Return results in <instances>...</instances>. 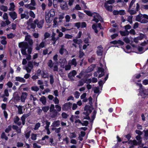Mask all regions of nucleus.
Returning a JSON list of instances; mask_svg holds the SVG:
<instances>
[{"label": "nucleus", "instance_id": "obj_1", "mask_svg": "<svg viewBox=\"0 0 148 148\" xmlns=\"http://www.w3.org/2000/svg\"><path fill=\"white\" fill-rule=\"evenodd\" d=\"M19 47L21 48V52L22 54L24 55H26V50L28 49L27 52L29 54H30L32 52V48L28 46L27 43L26 42H22L19 43L18 44Z\"/></svg>", "mask_w": 148, "mask_h": 148}, {"label": "nucleus", "instance_id": "obj_2", "mask_svg": "<svg viewBox=\"0 0 148 148\" xmlns=\"http://www.w3.org/2000/svg\"><path fill=\"white\" fill-rule=\"evenodd\" d=\"M93 19V21H95L96 23L98 22L99 21L101 22H103V20L101 17L97 13L95 12H94Z\"/></svg>", "mask_w": 148, "mask_h": 148}, {"label": "nucleus", "instance_id": "obj_3", "mask_svg": "<svg viewBox=\"0 0 148 148\" xmlns=\"http://www.w3.org/2000/svg\"><path fill=\"white\" fill-rule=\"evenodd\" d=\"M104 69L101 67H99L98 69V70L97 72H95L94 75L95 76L97 77L98 75V73L99 74L98 77L100 78L102 77L104 74Z\"/></svg>", "mask_w": 148, "mask_h": 148}, {"label": "nucleus", "instance_id": "obj_4", "mask_svg": "<svg viewBox=\"0 0 148 148\" xmlns=\"http://www.w3.org/2000/svg\"><path fill=\"white\" fill-rule=\"evenodd\" d=\"M34 22L36 24L37 27L39 28H41L43 26L44 20H41L39 21L38 19H36L34 21Z\"/></svg>", "mask_w": 148, "mask_h": 148}, {"label": "nucleus", "instance_id": "obj_5", "mask_svg": "<svg viewBox=\"0 0 148 148\" xmlns=\"http://www.w3.org/2000/svg\"><path fill=\"white\" fill-rule=\"evenodd\" d=\"M72 105L70 102L65 103L63 106L62 109L64 110H67L71 108Z\"/></svg>", "mask_w": 148, "mask_h": 148}, {"label": "nucleus", "instance_id": "obj_6", "mask_svg": "<svg viewBox=\"0 0 148 148\" xmlns=\"http://www.w3.org/2000/svg\"><path fill=\"white\" fill-rule=\"evenodd\" d=\"M54 105L53 104H51L50 108V111L51 112H52L53 114L52 116V117H54L57 114V111L54 110Z\"/></svg>", "mask_w": 148, "mask_h": 148}, {"label": "nucleus", "instance_id": "obj_7", "mask_svg": "<svg viewBox=\"0 0 148 148\" xmlns=\"http://www.w3.org/2000/svg\"><path fill=\"white\" fill-rule=\"evenodd\" d=\"M129 145V148H132L134 145H138V143L136 140H130L128 142Z\"/></svg>", "mask_w": 148, "mask_h": 148}, {"label": "nucleus", "instance_id": "obj_8", "mask_svg": "<svg viewBox=\"0 0 148 148\" xmlns=\"http://www.w3.org/2000/svg\"><path fill=\"white\" fill-rule=\"evenodd\" d=\"M28 94L27 92H23L22 93L21 97V101L24 102Z\"/></svg>", "mask_w": 148, "mask_h": 148}, {"label": "nucleus", "instance_id": "obj_9", "mask_svg": "<svg viewBox=\"0 0 148 148\" xmlns=\"http://www.w3.org/2000/svg\"><path fill=\"white\" fill-rule=\"evenodd\" d=\"M59 52L61 55L64 54L65 55H67L68 54V51L66 50L64 48V46L62 45L61 46V48L60 49Z\"/></svg>", "mask_w": 148, "mask_h": 148}, {"label": "nucleus", "instance_id": "obj_10", "mask_svg": "<svg viewBox=\"0 0 148 148\" xmlns=\"http://www.w3.org/2000/svg\"><path fill=\"white\" fill-rule=\"evenodd\" d=\"M29 12L26 11L24 12V13L21 14V19L25 18L26 19H28L29 17Z\"/></svg>", "mask_w": 148, "mask_h": 148}, {"label": "nucleus", "instance_id": "obj_11", "mask_svg": "<svg viewBox=\"0 0 148 148\" xmlns=\"http://www.w3.org/2000/svg\"><path fill=\"white\" fill-rule=\"evenodd\" d=\"M60 7L62 10H67L69 9V8L66 3V2H63L60 4Z\"/></svg>", "mask_w": 148, "mask_h": 148}, {"label": "nucleus", "instance_id": "obj_12", "mask_svg": "<svg viewBox=\"0 0 148 148\" xmlns=\"http://www.w3.org/2000/svg\"><path fill=\"white\" fill-rule=\"evenodd\" d=\"M25 40L28 42L30 45H32L33 44V40L31 39V36L30 35H26L25 36Z\"/></svg>", "mask_w": 148, "mask_h": 148}, {"label": "nucleus", "instance_id": "obj_13", "mask_svg": "<svg viewBox=\"0 0 148 148\" xmlns=\"http://www.w3.org/2000/svg\"><path fill=\"white\" fill-rule=\"evenodd\" d=\"M45 42L44 40H43L42 41L39 45H37L36 49L37 50H39L40 49L43 48L45 46Z\"/></svg>", "mask_w": 148, "mask_h": 148}, {"label": "nucleus", "instance_id": "obj_14", "mask_svg": "<svg viewBox=\"0 0 148 148\" xmlns=\"http://www.w3.org/2000/svg\"><path fill=\"white\" fill-rule=\"evenodd\" d=\"M9 15L13 20H14L17 18V14L15 12H10Z\"/></svg>", "mask_w": 148, "mask_h": 148}, {"label": "nucleus", "instance_id": "obj_15", "mask_svg": "<svg viewBox=\"0 0 148 148\" xmlns=\"http://www.w3.org/2000/svg\"><path fill=\"white\" fill-rule=\"evenodd\" d=\"M30 115L29 113L24 114L21 117V119L22 121V124L24 125L25 123V119Z\"/></svg>", "mask_w": 148, "mask_h": 148}, {"label": "nucleus", "instance_id": "obj_16", "mask_svg": "<svg viewBox=\"0 0 148 148\" xmlns=\"http://www.w3.org/2000/svg\"><path fill=\"white\" fill-rule=\"evenodd\" d=\"M103 52V48L101 46H100L97 47V54L99 56H101Z\"/></svg>", "mask_w": 148, "mask_h": 148}, {"label": "nucleus", "instance_id": "obj_17", "mask_svg": "<svg viewBox=\"0 0 148 148\" xmlns=\"http://www.w3.org/2000/svg\"><path fill=\"white\" fill-rule=\"evenodd\" d=\"M18 109V113L19 114H21L23 113V112L22 108L23 107V106L19 105L17 106V105H15V106Z\"/></svg>", "mask_w": 148, "mask_h": 148}, {"label": "nucleus", "instance_id": "obj_18", "mask_svg": "<svg viewBox=\"0 0 148 148\" xmlns=\"http://www.w3.org/2000/svg\"><path fill=\"white\" fill-rule=\"evenodd\" d=\"M55 36L56 34L54 32H53L52 35L51 36V40L53 41V42H52V43L53 45H55L56 40H58V37L56 38L55 37Z\"/></svg>", "mask_w": 148, "mask_h": 148}, {"label": "nucleus", "instance_id": "obj_19", "mask_svg": "<svg viewBox=\"0 0 148 148\" xmlns=\"http://www.w3.org/2000/svg\"><path fill=\"white\" fill-rule=\"evenodd\" d=\"M19 118L17 116H15L14 118V123L17 124L19 126L21 125V122L20 121H19Z\"/></svg>", "mask_w": 148, "mask_h": 148}, {"label": "nucleus", "instance_id": "obj_20", "mask_svg": "<svg viewBox=\"0 0 148 148\" xmlns=\"http://www.w3.org/2000/svg\"><path fill=\"white\" fill-rule=\"evenodd\" d=\"M104 6L106 9L108 11L112 12V11L113 7L111 5H109L107 3H104Z\"/></svg>", "mask_w": 148, "mask_h": 148}, {"label": "nucleus", "instance_id": "obj_21", "mask_svg": "<svg viewBox=\"0 0 148 148\" xmlns=\"http://www.w3.org/2000/svg\"><path fill=\"white\" fill-rule=\"evenodd\" d=\"M15 79L16 81H18L20 82L25 83L26 82V80L23 78L21 77H16Z\"/></svg>", "mask_w": 148, "mask_h": 148}, {"label": "nucleus", "instance_id": "obj_22", "mask_svg": "<svg viewBox=\"0 0 148 148\" xmlns=\"http://www.w3.org/2000/svg\"><path fill=\"white\" fill-rule=\"evenodd\" d=\"M76 74L77 72L75 70H73L69 73L68 75L69 78H71L72 77H74Z\"/></svg>", "mask_w": 148, "mask_h": 148}, {"label": "nucleus", "instance_id": "obj_23", "mask_svg": "<svg viewBox=\"0 0 148 148\" xmlns=\"http://www.w3.org/2000/svg\"><path fill=\"white\" fill-rule=\"evenodd\" d=\"M60 62L61 67L62 68H64L65 66L67 64V61L66 59L64 58L61 60Z\"/></svg>", "mask_w": 148, "mask_h": 148}, {"label": "nucleus", "instance_id": "obj_24", "mask_svg": "<svg viewBox=\"0 0 148 148\" xmlns=\"http://www.w3.org/2000/svg\"><path fill=\"white\" fill-rule=\"evenodd\" d=\"M60 121L59 120L54 121L53 122L51 126L55 127H59L60 125Z\"/></svg>", "mask_w": 148, "mask_h": 148}, {"label": "nucleus", "instance_id": "obj_25", "mask_svg": "<svg viewBox=\"0 0 148 148\" xmlns=\"http://www.w3.org/2000/svg\"><path fill=\"white\" fill-rule=\"evenodd\" d=\"M68 62L69 64L71 65H74L75 66H76L77 64L76 60L75 58H73L72 60H69Z\"/></svg>", "mask_w": 148, "mask_h": 148}, {"label": "nucleus", "instance_id": "obj_26", "mask_svg": "<svg viewBox=\"0 0 148 148\" xmlns=\"http://www.w3.org/2000/svg\"><path fill=\"white\" fill-rule=\"evenodd\" d=\"M148 92L147 89H144L143 88L142 90L140 91L139 92H141V95L142 96H143L145 97V95H147L148 94H146V93Z\"/></svg>", "mask_w": 148, "mask_h": 148}, {"label": "nucleus", "instance_id": "obj_27", "mask_svg": "<svg viewBox=\"0 0 148 148\" xmlns=\"http://www.w3.org/2000/svg\"><path fill=\"white\" fill-rule=\"evenodd\" d=\"M25 6L26 8L31 10H34L36 9V8L32 6L30 3L26 4L25 5Z\"/></svg>", "mask_w": 148, "mask_h": 148}, {"label": "nucleus", "instance_id": "obj_28", "mask_svg": "<svg viewBox=\"0 0 148 148\" xmlns=\"http://www.w3.org/2000/svg\"><path fill=\"white\" fill-rule=\"evenodd\" d=\"M120 33L121 35L123 36H128L129 34V32L127 30L123 31H120Z\"/></svg>", "mask_w": 148, "mask_h": 148}, {"label": "nucleus", "instance_id": "obj_29", "mask_svg": "<svg viewBox=\"0 0 148 148\" xmlns=\"http://www.w3.org/2000/svg\"><path fill=\"white\" fill-rule=\"evenodd\" d=\"M143 14H140L136 16V20L137 21L140 22L142 18H143Z\"/></svg>", "mask_w": 148, "mask_h": 148}, {"label": "nucleus", "instance_id": "obj_30", "mask_svg": "<svg viewBox=\"0 0 148 148\" xmlns=\"http://www.w3.org/2000/svg\"><path fill=\"white\" fill-rule=\"evenodd\" d=\"M128 12L130 13V14L133 15L136 14L137 11L136 10H133V8H129Z\"/></svg>", "mask_w": 148, "mask_h": 148}, {"label": "nucleus", "instance_id": "obj_31", "mask_svg": "<svg viewBox=\"0 0 148 148\" xmlns=\"http://www.w3.org/2000/svg\"><path fill=\"white\" fill-rule=\"evenodd\" d=\"M69 136L71 139L75 138L77 136V133L75 132H70Z\"/></svg>", "mask_w": 148, "mask_h": 148}, {"label": "nucleus", "instance_id": "obj_32", "mask_svg": "<svg viewBox=\"0 0 148 148\" xmlns=\"http://www.w3.org/2000/svg\"><path fill=\"white\" fill-rule=\"evenodd\" d=\"M10 8L9 9V10L10 11H13L15 10V5L14 3H11L10 4Z\"/></svg>", "mask_w": 148, "mask_h": 148}, {"label": "nucleus", "instance_id": "obj_33", "mask_svg": "<svg viewBox=\"0 0 148 148\" xmlns=\"http://www.w3.org/2000/svg\"><path fill=\"white\" fill-rule=\"evenodd\" d=\"M0 9L1 10L6 12L7 11L8 8L6 6L2 5L0 6Z\"/></svg>", "mask_w": 148, "mask_h": 148}, {"label": "nucleus", "instance_id": "obj_34", "mask_svg": "<svg viewBox=\"0 0 148 148\" xmlns=\"http://www.w3.org/2000/svg\"><path fill=\"white\" fill-rule=\"evenodd\" d=\"M9 93L8 90L7 89H5L4 90V94L2 95V97H3L5 96L8 97L9 96Z\"/></svg>", "mask_w": 148, "mask_h": 148}, {"label": "nucleus", "instance_id": "obj_35", "mask_svg": "<svg viewBox=\"0 0 148 148\" xmlns=\"http://www.w3.org/2000/svg\"><path fill=\"white\" fill-rule=\"evenodd\" d=\"M73 41L75 44L79 45L82 42V41L81 39H74L73 40Z\"/></svg>", "mask_w": 148, "mask_h": 148}, {"label": "nucleus", "instance_id": "obj_36", "mask_svg": "<svg viewBox=\"0 0 148 148\" xmlns=\"http://www.w3.org/2000/svg\"><path fill=\"white\" fill-rule=\"evenodd\" d=\"M58 18L55 17L53 19V26L54 27H56L58 25Z\"/></svg>", "mask_w": 148, "mask_h": 148}, {"label": "nucleus", "instance_id": "obj_37", "mask_svg": "<svg viewBox=\"0 0 148 148\" xmlns=\"http://www.w3.org/2000/svg\"><path fill=\"white\" fill-rule=\"evenodd\" d=\"M108 78V75H107V76L105 78V81L103 82L102 80H100L98 82V84L99 86H102L103 84L107 80Z\"/></svg>", "mask_w": 148, "mask_h": 148}, {"label": "nucleus", "instance_id": "obj_38", "mask_svg": "<svg viewBox=\"0 0 148 148\" xmlns=\"http://www.w3.org/2000/svg\"><path fill=\"white\" fill-rule=\"evenodd\" d=\"M71 66L70 64H69V62L68 63L67 65L66 64L64 68L66 71L69 70L71 69Z\"/></svg>", "mask_w": 148, "mask_h": 148}, {"label": "nucleus", "instance_id": "obj_39", "mask_svg": "<svg viewBox=\"0 0 148 148\" xmlns=\"http://www.w3.org/2000/svg\"><path fill=\"white\" fill-rule=\"evenodd\" d=\"M79 117L78 116H72L70 118V120L72 122H73L77 119L79 118Z\"/></svg>", "mask_w": 148, "mask_h": 148}, {"label": "nucleus", "instance_id": "obj_40", "mask_svg": "<svg viewBox=\"0 0 148 148\" xmlns=\"http://www.w3.org/2000/svg\"><path fill=\"white\" fill-rule=\"evenodd\" d=\"M136 140L138 141L137 142L138 143V145H140L141 143L142 140L141 139V138L140 135L137 136L136 137Z\"/></svg>", "mask_w": 148, "mask_h": 148}, {"label": "nucleus", "instance_id": "obj_41", "mask_svg": "<svg viewBox=\"0 0 148 148\" xmlns=\"http://www.w3.org/2000/svg\"><path fill=\"white\" fill-rule=\"evenodd\" d=\"M1 138L3 139H4L5 140H7L8 138L4 132H3L1 134Z\"/></svg>", "mask_w": 148, "mask_h": 148}, {"label": "nucleus", "instance_id": "obj_42", "mask_svg": "<svg viewBox=\"0 0 148 148\" xmlns=\"http://www.w3.org/2000/svg\"><path fill=\"white\" fill-rule=\"evenodd\" d=\"M50 17H53L55 15L54 10L53 9H51L49 12Z\"/></svg>", "mask_w": 148, "mask_h": 148}, {"label": "nucleus", "instance_id": "obj_43", "mask_svg": "<svg viewBox=\"0 0 148 148\" xmlns=\"http://www.w3.org/2000/svg\"><path fill=\"white\" fill-rule=\"evenodd\" d=\"M84 12L88 16H93L94 15V12L92 13L90 11H87V10H85Z\"/></svg>", "mask_w": 148, "mask_h": 148}, {"label": "nucleus", "instance_id": "obj_44", "mask_svg": "<svg viewBox=\"0 0 148 148\" xmlns=\"http://www.w3.org/2000/svg\"><path fill=\"white\" fill-rule=\"evenodd\" d=\"M29 13L30 17L33 18H35V15L33 11L31 10L29 12Z\"/></svg>", "mask_w": 148, "mask_h": 148}, {"label": "nucleus", "instance_id": "obj_45", "mask_svg": "<svg viewBox=\"0 0 148 148\" xmlns=\"http://www.w3.org/2000/svg\"><path fill=\"white\" fill-rule=\"evenodd\" d=\"M92 29L94 30L95 33H98V30L97 28V25L95 24H93L92 26Z\"/></svg>", "mask_w": 148, "mask_h": 148}, {"label": "nucleus", "instance_id": "obj_46", "mask_svg": "<svg viewBox=\"0 0 148 148\" xmlns=\"http://www.w3.org/2000/svg\"><path fill=\"white\" fill-rule=\"evenodd\" d=\"M53 63L51 60H50L48 62V66L50 68L53 67Z\"/></svg>", "mask_w": 148, "mask_h": 148}, {"label": "nucleus", "instance_id": "obj_47", "mask_svg": "<svg viewBox=\"0 0 148 148\" xmlns=\"http://www.w3.org/2000/svg\"><path fill=\"white\" fill-rule=\"evenodd\" d=\"M31 89L32 90L34 91L37 92L39 90V88L37 86H33L31 88Z\"/></svg>", "mask_w": 148, "mask_h": 148}, {"label": "nucleus", "instance_id": "obj_48", "mask_svg": "<svg viewBox=\"0 0 148 148\" xmlns=\"http://www.w3.org/2000/svg\"><path fill=\"white\" fill-rule=\"evenodd\" d=\"M115 2V0H109L106 1L105 3H107V4H112Z\"/></svg>", "mask_w": 148, "mask_h": 148}, {"label": "nucleus", "instance_id": "obj_49", "mask_svg": "<svg viewBox=\"0 0 148 148\" xmlns=\"http://www.w3.org/2000/svg\"><path fill=\"white\" fill-rule=\"evenodd\" d=\"M40 124L39 123H38L35 125L34 129L36 130L38 129V128L40 127Z\"/></svg>", "mask_w": 148, "mask_h": 148}, {"label": "nucleus", "instance_id": "obj_50", "mask_svg": "<svg viewBox=\"0 0 148 148\" xmlns=\"http://www.w3.org/2000/svg\"><path fill=\"white\" fill-rule=\"evenodd\" d=\"M49 108L48 106H44L42 108V110L44 112H46L49 110Z\"/></svg>", "mask_w": 148, "mask_h": 148}, {"label": "nucleus", "instance_id": "obj_51", "mask_svg": "<svg viewBox=\"0 0 148 148\" xmlns=\"http://www.w3.org/2000/svg\"><path fill=\"white\" fill-rule=\"evenodd\" d=\"M37 137V134H31V138L32 140H35L36 139Z\"/></svg>", "mask_w": 148, "mask_h": 148}, {"label": "nucleus", "instance_id": "obj_52", "mask_svg": "<svg viewBox=\"0 0 148 148\" xmlns=\"http://www.w3.org/2000/svg\"><path fill=\"white\" fill-rule=\"evenodd\" d=\"M133 16H129L127 18V21L130 23L131 24L132 22V19Z\"/></svg>", "mask_w": 148, "mask_h": 148}, {"label": "nucleus", "instance_id": "obj_53", "mask_svg": "<svg viewBox=\"0 0 148 148\" xmlns=\"http://www.w3.org/2000/svg\"><path fill=\"white\" fill-rule=\"evenodd\" d=\"M80 93L78 91H76L74 93V95L75 97L76 98L78 99L79 98L80 96Z\"/></svg>", "mask_w": 148, "mask_h": 148}, {"label": "nucleus", "instance_id": "obj_54", "mask_svg": "<svg viewBox=\"0 0 148 148\" xmlns=\"http://www.w3.org/2000/svg\"><path fill=\"white\" fill-rule=\"evenodd\" d=\"M40 100L43 105H45V104L46 102V100L45 97H44L41 98Z\"/></svg>", "mask_w": 148, "mask_h": 148}, {"label": "nucleus", "instance_id": "obj_55", "mask_svg": "<svg viewBox=\"0 0 148 148\" xmlns=\"http://www.w3.org/2000/svg\"><path fill=\"white\" fill-rule=\"evenodd\" d=\"M3 18L4 20H7L8 19V16L7 13H5L3 16Z\"/></svg>", "mask_w": 148, "mask_h": 148}, {"label": "nucleus", "instance_id": "obj_56", "mask_svg": "<svg viewBox=\"0 0 148 148\" xmlns=\"http://www.w3.org/2000/svg\"><path fill=\"white\" fill-rule=\"evenodd\" d=\"M53 101H54V103L56 104H58L59 103V100L58 99L57 97H55L54 99H53Z\"/></svg>", "mask_w": 148, "mask_h": 148}, {"label": "nucleus", "instance_id": "obj_57", "mask_svg": "<svg viewBox=\"0 0 148 148\" xmlns=\"http://www.w3.org/2000/svg\"><path fill=\"white\" fill-rule=\"evenodd\" d=\"M94 67L92 66H89L87 69V71L88 72H90L93 70Z\"/></svg>", "mask_w": 148, "mask_h": 148}, {"label": "nucleus", "instance_id": "obj_58", "mask_svg": "<svg viewBox=\"0 0 148 148\" xmlns=\"http://www.w3.org/2000/svg\"><path fill=\"white\" fill-rule=\"evenodd\" d=\"M94 92L95 93H97L99 92V88L97 87H95L93 89Z\"/></svg>", "mask_w": 148, "mask_h": 148}, {"label": "nucleus", "instance_id": "obj_59", "mask_svg": "<svg viewBox=\"0 0 148 148\" xmlns=\"http://www.w3.org/2000/svg\"><path fill=\"white\" fill-rule=\"evenodd\" d=\"M96 113L97 111L96 110H94L92 112V115L91 116V118L93 120L95 119Z\"/></svg>", "mask_w": 148, "mask_h": 148}, {"label": "nucleus", "instance_id": "obj_60", "mask_svg": "<svg viewBox=\"0 0 148 148\" xmlns=\"http://www.w3.org/2000/svg\"><path fill=\"white\" fill-rule=\"evenodd\" d=\"M71 107L73 110H75L77 107V104L76 103H74L72 105Z\"/></svg>", "mask_w": 148, "mask_h": 148}, {"label": "nucleus", "instance_id": "obj_61", "mask_svg": "<svg viewBox=\"0 0 148 148\" xmlns=\"http://www.w3.org/2000/svg\"><path fill=\"white\" fill-rule=\"evenodd\" d=\"M73 37V36L71 35L68 34H66L65 35V38L66 39H71Z\"/></svg>", "mask_w": 148, "mask_h": 148}, {"label": "nucleus", "instance_id": "obj_62", "mask_svg": "<svg viewBox=\"0 0 148 148\" xmlns=\"http://www.w3.org/2000/svg\"><path fill=\"white\" fill-rule=\"evenodd\" d=\"M81 22H77L74 23V25L76 27L77 29H79L81 27Z\"/></svg>", "mask_w": 148, "mask_h": 148}, {"label": "nucleus", "instance_id": "obj_63", "mask_svg": "<svg viewBox=\"0 0 148 148\" xmlns=\"http://www.w3.org/2000/svg\"><path fill=\"white\" fill-rule=\"evenodd\" d=\"M12 126L11 125L9 126L5 129V131L6 133H8L11 130Z\"/></svg>", "mask_w": 148, "mask_h": 148}, {"label": "nucleus", "instance_id": "obj_64", "mask_svg": "<svg viewBox=\"0 0 148 148\" xmlns=\"http://www.w3.org/2000/svg\"><path fill=\"white\" fill-rule=\"evenodd\" d=\"M61 115L62 117L64 119H66L68 116V115L65 112L62 113Z\"/></svg>", "mask_w": 148, "mask_h": 148}]
</instances>
